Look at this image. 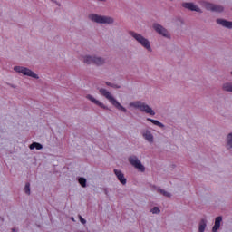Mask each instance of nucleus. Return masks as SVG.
<instances>
[{
    "label": "nucleus",
    "instance_id": "nucleus-3",
    "mask_svg": "<svg viewBox=\"0 0 232 232\" xmlns=\"http://www.w3.org/2000/svg\"><path fill=\"white\" fill-rule=\"evenodd\" d=\"M130 35L137 41V43H139V44H140L143 48H145L147 52H153L150 40L142 36V34L132 32L130 33Z\"/></svg>",
    "mask_w": 232,
    "mask_h": 232
},
{
    "label": "nucleus",
    "instance_id": "nucleus-17",
    "mask_svg": "<svg viewBox=\"0 0 232 232\" xmlns=\"http://www.w3.org/2000/svg\"><path fill=\"white\" fill-rule=\"evenodd\" d=\"M227 148L231 150L232 148V132L228 133L226 139Z\"/></svg>",
    "mask_w": 232,
    "mask_h": 232
},
{
    "label": "nucleus",
    "instance_id": "nucleus-18",
    "mask_svg": "<svg viewBox=\"0 0 232 232\" xmlns=\"http://www.w3.org/2000/svg\"><path fill=\"white\" fill-rule=\"evenodd\" d=\"M147 121H149V122H151L152 124H154V126H158L159 128H164V124H162V122H160L157 120L148 118Z\"/></svg>",
    "mask_w": 232,
    "mask_h": 232
},
{
    "label": "nucleus",
    "instance_id": "nucleus-2",
    "mask_svg": "<svg viewBox=\"0 0 232 232\" xmlns=\"http://www.w3.org/2000/svg\"><path fill=\"white\" fill-rule=\"evenodd\" d=\"M99 92L101 95H103L104 98L109 100V102H111V104H112L114 108H116V110H119V111H122V113L128 112V110L126 109V107L122 106V104H121V102H119V101H117V99H115V97H113V95H111L108 92V90L104 88H101Z\"/></svg>",
    "mask_w": 232,
    "mask_h": 232
},
{
    "label": "nucleus",
    "instance_id": "nucleus-16",
    "mask_svg": "<svg viewBox=\"0 0 232 232\" xmlns=\"http://www.w3.org/2000/svg\"><path fill=\"white\" fill-rule=\"evenodd\" d=\"M207 227H208V220L201 219L200 222H199V226H198V231L199 232H205Z\"/></svg>",
    "mask_w": 232,
    "mask_h": 232
},
{
    "label": "nucleus",
    "instance_id": "nucleus-23",
    "mask_svg": "<svg viewBox=\"0 0 232 232\" xmlns=\"http://www.w3.org/2000/svg\"><path fill=\"white\" fill-rule=\"evenodd\" d=\"M150 212L153 215H159V213H160V208H159V207H154L153 208H151Z\"/></svg>",
    "mask_w": 232,
    "mask_h": 232
},
{
    "label": "nucleus",
    "instance_id": "nucleus-14",
    "mask_svg": "<svg viewBox=\"0 0 232 232\" xmlns=\"http://www.w3.org/2000/svg\"><path fill=\"white\" fill-rule=\"evenodd\" d=\"M82 61H83L85 64H93L94 55H83Z\"/></svg>",
    "mask_w": 232,
    "mask_h": 232
},
{
    "label": "nucleus",
    "instance_id": "nucleus-29",
    "mask_svg": "<svg viewBox=\"0 0 232 232\" xmlns=\"http://www.w3.org/2000/svg\"><path fill=\"white\" fill-rule=\"evenodd\" d=\"M12 232H17V229L13 228Z\"/></svg>",
    "mask_w": 232,
    "mask_h": 232
},
{
    "label": "nucleus",
    "instance_id": "nucleus-27",
    "mask_svg": "<svg viewBox=\"0 0 232 232\" xmlns=\"http://www.w3.org/2000/svg\"><path fill=\"white\" fill-rule=\"evenodd\" d=\"M79 218L82 224H86V219H84L82 216H79Z\"/></svg>",
    "mask_w": 232,
    "mask_h": 232
},
{
    "label": "nucleus",
    "instance_id": "nucleus-20",
    "mask_svg": "<svg viewBox=\"0 0 232 232\" xmlns=\"http://www.w3.org/2000/svg\"><path fill=\"white\" fill-rule=\"evenodd\" d=\"M30 150H43V146L41 145V143H37V142H33L30 146H29Z\"/></svg>",
    "mask_w": 232,
    "mask_h": 232
},
{
    "label": "nucleus",
    "instance_id": "nucleus-26",
    "mask_svg": "<svg viewBox=\"0 0 232 232\" xmlns=\"http://www.w3.org/2000/svg\"><path fill=\"white\" fill-rule=\"evenodd\" d=\"M218 229H220V227H217V225H214L212 227V232H217L218 231Z\"/></svg>",
    "mask_w": 232,
    "mask_h": 232
},
{
    "label": "nucleus",
    "instance_id": "nucleus-10",
    "mask_svg": "<svg viewBox=\"0 0 232 232\" xmlns=\"http://www.w3.org/2000/svg\"><path fill=\"white\" fill-rule=\"evenodd\" d=\"M114 175H116L121 184H122L123 186H126V183L128 182V180L126 179V177H124V173H122V171H121L120 169H114Z\"/></svg>",
    "mask_w": 232,
    "mask_h": 232
},
{
    "label": "nucleus",
    "instance_id": "nucleus-25",
    "mask_svg": "<svg viewBox=\"0 0 232 232\" xmlns=\"http://www.w3.org/2000/svg\"><path fill=\"white\" fill-rule=\"evenodd\" d=\"M160 192L164 195V197H171V193L166 191V190H162V189H160Z\"/></svg>",
    "mask_w": 232,
    "mask_h": 232
},
{
    "label": "nucleus",
    "instance_id": "nucleus-5",
    "mask_svg": "<svg viewBox=\"0 0 232 232\" xmlns=\"http://www.w3.org/2000/svg\"><path fill=\"white\" fill-rule=\"evenodd\" d=\"M89 19L91 21H93L94 23H100L102 24H113V18L110 16H102L99 14H91L89 16Z\"/></svg>",
    "mask_w": 232,
    "mask_h": 232
},
{
    "label": "nucleus",
    "instance_id": "nucleus-15",
    "mask_svg": "<svg viewBox=\"0 0 232 232\" xmlns=\"http://www.w3.org/2000/svg\"><path fill=\"white\" fill-rule=\"evenodd\" d=\"M106 61L104 58L101 56L94 55L93 64H96V66H102Z\"/></svg>",
    "mask_w": 232,
    "mask_h": 232
},
{
    "label": "nucleus",
    "instance_id": "nucleus-22",
    "mask_svg": "<svg viewBox=\"0 0 232 232\" xmlns=\"http://www.w3.org/2000/svg\"><path fill=\"white\" fill-rule=\"evenodd\" d=\"M78 182L82 186V188H86V179L85 178H79Z\"/></svg>",
    "mask_w": 232,
    "mask_h": 232
},
{
    "label": "nucleus",
    "instance_id": "nucleus-9",
    "mask_svg": "<svg viewBox=\"0 0 232 232\" xmlns=\"http://www.w3.org/2000/svg\"><path fill=\"white\" fill-rule=\"evenodd\" d=\"M86 99L92 102L93 104H96V106H100V108H102V110H108V107L104 105L101 101L97 100L93 95L87 94Z\"/></svg>",
    "mask_w": 232,
    "mask_h": 232
},
{
    "label": "nucleus",
    "instance_id": "nucleus-6",
    "mask_svg": "<svg viewBox=\"0 0 232 232\" xmlns=\"http://www.w3.org/2000/svg\"><path fill=\"white\" fill-rule=\"evenodd\" d=\"M129 161L131 164V166L138 169V171H141V173H143V171H146V168L144 167V165H142V162H140L137 156H130L129 158Z\"/></svg>",
    "mask_w": 232,
    "mask_h": 232
},
{
    "label": "nucleus",
    "instance_id": "nucleus-7",
    "mask_svg": "<svg viewBox=\"0 0 232 232\" xmlns=\"http://www.w3.org/2000/svg\"><path fill=\"white\" fill-rule=\"evenodd\" d=\"M153 28L158 34H160V35H162L167 39H169V37H171V34H169V32H168V30H166V28H164L162 25L159 24H154Z\"/></svg>",
    "mask_w": 232,
    "mask_h": 232
},
{
    "label": "nucleus",
    "instance_id": "nucleus-4",
    "mask_svg": "<svg viewBox=\"0 0 232 232\" xmlns=\"http://www.w3.org/2000/svg\"><path fill=\"white\" fill-rule=\"evenodd\" d=\"M14 71L16 72V73H21L22 75H25V77H31L32 79H39V74L35 73V72L32 71L28 67L14 66Z\"/></svg>",
    "mask_w": 232,
    "mask_h": 232
},
{
    "label": "nucleus",
    "instance_id": "nucleus-24",
    "mask_svg": "<svg viewBox=\"0 0 232 232\" xmlns=\"http://www.w3.org/2000/svg\"><path fill=\"white\" fill-rule=\"evenodd\" d=\"M24 193H26V195H30V183H26L24 188Z\"/></svg>",
    "mask_w": 232,
    "mask_h": 232
},
{
    "label": "nucleus",
    "instance_id": "nucleus-28",
    "mask_svg": "<svg viewBox=\"0 0 232 232\" xmlns=\"http://www.w3.org/2000/svg\"><path fill=\"white\" fill-rule=\"evenodd\" d=\"M112 88H121V85H115V84H112L111 85Z\"/></svg>",
    "mask_w": 232,
    "mask_h": 232
},
{
    "label": "nucleus",
    "instance_id": "nucleus-19",
    "mask_svg": "<svg viewBox=\"0 0 232 232\" xmlns=\"http://www.w3.org/2000/svg\"><path fill=\"white\" fill-rule=\"evenodd\" d=\"M224 92H230L232 93V82H226L223 84Z\"/></svg>",
    "mask_w": 232,
    "mask_h": 232
},
{
    "label": "nucleus",
    "instance_id": "nucleus-8",
    "mask_svg": "<svg viewBox=\"0 0 232 232\" xmlns=\"http://www.w3.org/2000/svg\"><path fill=\"white\" fill-rule=\"evenodd\" d=\"M141 135L147 142L150 144H153L155 138L153 137V133L149 129H145L142 130Z\"/></svg>",
    "mask_w": 232,
    "mask_h": 232
},
{
    "label": "nucleus",
    "instance_id": "nucleus-21",
    "mask_svg": "<svg viewBox=\"0 0 232 232\" xmlns=\"http://www.w3.org/2000/svg\"><path fill=\"white\" fill-rule=\"evenodd\" d=\"M221 224H222V217L221 216L217 217L215 219L214 226L220 227Z\"/></svg>",
    "mask_w": 232,
    "mask_h": 232
},
{
    "label": "nucleus",
    "instance_id": "nucleus-30",
    "mask_svg": "<svg viewBox=\"0 0 232 232\" xmlns=\"http://www.w3.org/2000/svg\"><path fill=\"white\" fill-rule=\"evenodd\" d=\"M107 86H110V83L107 82Z\"/></svg>",
    "mask_w": 232,
    "mask_h": 232
},
{
    "label": "nucleus",
    "instance_id": "nucleus-11",
    "mask_svg": "<svg viewBox=\"0 0 232 232\" xmlns=\"http://www.w3.org/2000/svg\"><path fill=\"white\" fill-rule=\"evenodd\" d=\"M205 7L207 10H211L212 12H222L224 10V7L221 5H217L209 3H205Z\"/></svg>",
    "mask_w": 232,
    "mask_h": 232
},
{
    "label": "nucleus",
    "instance_id": "nucleus-13",
    "mask_svg": "<svg viewBox=\"0 0 232 232\" xmlns=\"http://www.w3.org/2000/svg\"><path fill=\"white\" fill-rule=\"evenodd\" d=\"M217 23H218V24H220L221 26H224L225 28H232V22H229L227 20L218 19Z\"/></svg>",
    "mask_w": 232,
    "mask_h": 232
},
{
    "label": "nucleus",
    "instance_id": "nucleus-12",
    "mask_svg": "<svg viewBox=\"0 0 232 232\" xmlns=\"http://www.w3.org/2000/svg\"><path fill=\"white\" fill-rule=\"evenodd\" d=\"M182 6L183 8H187V10H191L192 12H200V8L193 3H184Z\"/></svg>",
    "mask_w": 232,
    "mask_h": 232
},
{
    "label": "nucleus",
    "instance_id": "nucleus-1",
    "mask_svg": "<svg viewBox=\"0 0 232 232\" xmlns=\"http://www.w3.org/2000/svg\"><path fill=\"white\" fill-rule=\"evenodd\" d=\"M129 107L132 110H139L142 113H147V115L155 116V111L150 107V105L146 104V102L141 101H134L129 103Z\"/></svg>",
    "mask_w": 232,
    "mask_h": 232
}]
</instances>
